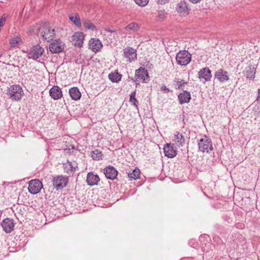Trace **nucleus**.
I'll return each mask as SVG.
<instances>
[{"mask_svg":"<svg viewBox=\"0 0 260 260\" xmlns=\"http://www.w3.org/2000/svg\"><path fill=\"white\" fill-rule=\"evenodd\" d=\"M161 89L162 90L165 91L166 92H168L170 91V89L168 88L166 86L163 85L161 86Z\"/></svg>","mask_w":260,"mask_h":260,"instance_id":"39","label":"nucleus"},{"mask_svg":"<svg viewBox=\"0 0 260 260\" xmlns=\"http://www.w3.org/2000/svg\"><path fill=\"white\" fill-rule=\"evenodd\" d=\"M89 48L93 52H96L100 51L103 47L101 41L96 38H92L89 42Z\"/></svg>","mask_w":260,"mask_h":260,"instance_id":"17","label":"nucleus"},{"mask_svg":"<svg viewBox=\"0 0 260 260\" xmlns=\"http://www.w3.org/2000/svg\"><path fill=\"white\" fill-rule=\"evenodd\" d=\"M42 188V183L38 179L31 180L29 182L28 189L31 194H36L39 193Z\"/></svg>","mask_w":260,"mask_h":260,"instance_id":"8","label":"nucleus"},{"mask_svg":"<svg viewBox=\"0 0 260 260\" xmlns=\"http://www.w3.org/2000/svg\"><path fill=\"white\" fill-rule=\"evenodd\" d=\"M21 41L20 37L18 36H16L13 38L11 39L10 41V44L11 47L16 46L19 42Z\"/></svg>","mask_w":260,"mask_h":260,"instance_id":"33","label":"nucleus"},{"mask_svg":"<svg viewBox=\"0 0 260 260\" xmlns=\"http://www.w3.org/2000/svg\"><path fill=\"white\" fill-rule=\"evenodd\" d=\"M2 226L6 233H11L14 226L13 220L9 218L4 219L2 222Z\"/></svg>","mask_w":260,"mask_h":260,"instance_id":"18","label":"nucleus"},{"mask_svg":"<svg viewBox=\"0 0 260 260\" xmlns=\"http://www.w3.org/2000/svg\"><path fill=\"white\" fill-rule=\"evenodd\" d=\"M163 149L165 155L168 158H173L177 155L176 148H174V145L173 144H166L164 145Z\"/></svg>","mask_w":260,"mask_h":260,"instance_id":"10","label":"nucleus"},{"mask_svg":"<svg viewBox=\"0 0 260 260\" xmlns=\"http://www.w3.org/2000/svg\"><path fill=\"white\" fill-rule=\"evenodd\" d=\"M7 94L11 100L18 101L23 96V91L19 85L13 84L8 88Z\"/></svg>","mask_w":260,"mask_h":260,"instance_id":"2","label":"nucleus"},{"mask_svg":"<svg viewBox=\"0 0 260 260\" xmlns=\"http://www.w3.org/2000/svg\"><path fill=\"white\" fill-rule=\"evenodd\" d=\"M136 96V91H133L130 94V99L129 101L132 103V105H133L135 107H138V102L137 100L135 98Z\"/></svg>","mask_w":260,"mask_h":260,"instance_id":"32","label":"nucleus"},{"mask_svg":"<svg viewBox=\"0 0 260 260\" xmlns=\"http://www.w3.org/2000/svg\"><path fill=\"white\" fill-rule=\"evenodd\" d=\"M198 76L200 80L205 83L211 80V72L208 68H204L199 72Z\"/></svg>","mask_w":260,"mask_h":260,"instance_id":"11","label":"nucleus"},{"mask_svg":"<svg viewBox=\"0 0 260 260\" xmlns=\"http://www.w3.org/2000/svg\"><path fill=\"white\" fill-rule=\"evenodd\" d=\"M82 23L83 24L84 27L86 29L91 30L92 31H95L97 30L96 26L91 22V21L88 19L82 18Z\"/></svg>","mask_w":260,"mask_h":260,"instance_id":"26","label":"nucleus"},{"mask_svg":"<svg viewBox=\"0 0 260 260\" xmlns=\"http://www.w3.org/2000/svg\"><path fill=\"white\" fill-rule=\"evenodd\" d=\"M135 77L137 81L142 80L145 83L149 81V78L147 70L142 67L136 71Z\"/></svg>","mask_w":260,"mask_h":260,"instance_id":"9","label":"nucleus"},{"mask_svg":"<svg viewBox=\"0 0 260 260\" xmlns=\"http://www.w3.org/2000/svg\"><path fill=\"white\" fill-rule=\"evenodd\" d=\"M199 149L202 152L208 153L213 150V146L211 139L206 136L198 141Z\"/></svg>","mask_w":260,"mask_h":260,"instance_id":"3","label":"nucleus"},{"mask_svg":"<svg viewBox=\"0 0 260 260\" xmlns=\"http://www.w3.org/2000/svg\"><path fill=\"white\" fill-rule=\"evenodd\" d=\"M109 79L112 82L118 83L122 78V75L118 73V71H115L114 73H111L108 75Z\"/></svg>","mask_w":260,"mask_h":260,"instance_id":"29","label":"nucleus"},{"mask_svg":"<svg viewBox=\"0 0 260 260\" xmlns=\"http://www.w3.org/2000/svg\"><path fill=\"white\" fill-rule=\"evenodd\" d=\"M257 92H258V96L257 98V101L258 102H260V89L258 90Z\"/></svg>","mask_w":260,"mask_h":260,"instance_id":"41","label":"nucleus"},{"mask_svg":"<svg viewBox=\"0 0 260 260\" xmlns=\"http://www.w3.org/2000/svg\"><path fill=\"white\" fill-rule=\"evenodd\" d=\"M191 59V54L186 50L179 51L176 56V61L180 66L188 64L190 62Z\"/></svg>","mask_w":260,"mask_h":260,"instance_id":"4","label":"nucleus"},{"mask_svg":"<svg viewBox=\"0 0 260 260\" xmlns=\"http://www.w3.org/2000/svg\"><path fill=\"white\" fill-rule=\"evenodd\" d=\"M135 2L139 6L144 7L146 6L149 0H134Z\"/></svg>","mask_w":260,"mask_h":260,"instance_id":"34","label":"nucleus"},{"mask_svg":"<svg viewBox=\"0 0 260 260\" xmlns=\"http://www.w3.org/2000/svg\"><path fill=\"white\" fill-rule=\"evenodd\" d=\"M201 1V0H189V1L190 2H191V3L194 4H197L199 2H200Z\"/></svg>","mask_w":260,"mask_h":260,"instance_id":"40","label":"nucleus"},{"mask_svg":"<svg viewBox=\"0 0 260 260\" xmlns=\"http://www.w3.org/2000/svg\"><path fill=\"white\" fill-rule=\"evenodd\" d=\"M165 17V13L162 11H160L158 12V17L159 19H162Z\"/></svg>","mask_w":260,"mask_h":260,"instance_id":"37","label":"nucleus"},{"mask_svg":"<svg viewBox=\"0 0 260 260\" xmlns=\"http://www.w3.org/2000/svg\"><path fill=\"white\" fill-rule=\"evenodd\" d=\"M126 173L130 180H136L139 178L140 171L139 169L136 168L132 171H129Z\"/></svg>","mask_w":260,"mask_h":260,"instance_id":"28","label":"nucleus"},{"mask_svg":"<svg viewBox=\"0 0 260 260\" xmlns=\"http://www.w3.org/2000/svg\"><path fill=\"white\" fill-rule=\"evenodd\" d=\"M100 179L98 175L94 174L93 172H89L87 174L86 182L88 185L93 186L98 185Z\"/></svg>","mask_w":260,"mask_h":260,"instance_id":"21","label":"nucleus"},{"mask_svg":"<svg viewBox=\"0 0 260 260\" xmlns=\"http://www.w3.org/2000/svg\"><path fill=\"white\" fill-rule=\"evenodd\" d=\"M50 96L54 100L60 99L62 96V91L57 86H54L49 90Z\"/></svg>","mask_w":260,"mask_h":260,"instance_id":"23","label":"nucleus"},{"mask_svg":"<svg viewBox=\"0 0 260 260\" xmlns=\"http://www.w3.org/2000/svg\"><path fill=\"white\" fill-rule=\"evenodd\" d=\"M77 168V164L75 161L72 162L68 160L67 163L63 164L64 172L69 175L73 174Z\"/></svg>","mask_w":260,"mask_h":260,"instance_id":"20","label":"nucleus"},{"mask_svg":"<svg viewBox=\"0 0 260 260\" xmlns=\"http://www.w3.org/2000/svg\"><path fill=\"white\" fill-rule=\"evenodd\" d=\"M65 45L60 39L53 41L49 46L50 51L52 53H59L63 51Z\"/></svg>","mask_w":260,"mask_h":260,"instance_id":"6","label":"nucleus"},{"mask_svg":"<svg viewBox=\"0 0 260 260\" xmlns=\"http://www.w3.org/2000/svg\"><path fill=\"white\" fill-rule=\"evenodd\" d=\"M187 82H185L184 80H182L180 81H177V88L180 89L182 87V86H184L185 84H186Z\"/></svg>","mask_w":260,"mask_h":260,"instance_id":"36","label":"nucleus"},{"mask_svg":"<svg viewBox=\"0 0 260 260\" xmlns=\"http://www.w3.org/2000/svg\"><path fill=\"white\" fill-rule=\"evenodd\" d=\"M256 73V68L254 65L250 64L247 66L244 71V74L246 78L249 80H253Z\"/></svg>","mask_w":260,"mask_h":260,"instance_id":"19","label":"nucleus"},{"mask_svg":"<svg viewBox=\"0 0 260 260\" xmlns=\"http://www.w3.org/2000/svg\"><path fill=\"white\" fill-rule=\"evenodd\" d=\"M69 18L70 20L76 26H81L82 21L80 19L79 15L77 13H70L69 14Z\"/></svg>","mask_w":260,"mask_h":260,"instance_id":"25","label":"nucleus"},{"mask_svg":"<svg viewBox=\"0 0 260 260\" xmlns=\"http://www.w3.org/2000/svg\"><path fill=\"white\" fill-rule=\"evenodd\" d=\"M173 144L180 147L183 146L185 144V138L182 134L177 131L174 134V137L173 139Z\"/></svg>","mask_w":260,"mask_h":260,"instance_id":"16","label":"nucleus"},{"mask_svg":"<svg viewBox=\"0 0 260 260\" xmlns=\"http://www.w3.org/2000/svg\"><path fill=\"white\" fill-rule=\"evenodd\" d=\"M52 182L54 187L58 190L67 186L68 178L62 176H57L53 177Z\"/></svg>","mask_w":260,"mask_h":260,"instance_id":"7","label":"nucleus"},{"mask_svg":"<svg viewBox=\"0 0 260 260\" xmlns=\"http://www.w3.org/2000/svg\"><path fill=\"white\" fill-rule=\"evenodd\" d=\"M30 31L31 33L42 37L48 42L53 40L55 36L54 29H52L47 22L44 24H37L32 26Z\"/></svg>","mask_w":260,"mask_h":260,"instance_id":"1","label":"nucleus"},{"mask_svg":"<svg viewBox=\"0 0 260 260\" xmlns=\"http://www.w3.org/2000/svg\"><path fill=\"white\" fill-rule=\"evenodd\" d=\"M124 55L129 62L135 60L137 58L136 50L132 47L125 48L124 49Z\"/></svg>","mask_w":260,"mask_h":260,"instance_id":"22","label":"nucleus"},{"mask_svg":"<svg viewBox=\"0 0 260 260\" xmlns=\"http://www.w3.org/2000/svg\"><path fill=\"white\" fill-rule=\"evenodd\" d=\"M84 39V35L82 32H76L72 36V42L76 46L81 47Z\"/></svg>","mask_w":260,"mask_h":260,"instance_id":"14","label":"nucleus"},{"mask_svg":"<svg viewBox=\"0 0 260 260\" xmlns=\"http://www.w3.org/2000/svg\"><path fill=\"white\" fill-rule=\"evenodd\" d=\"M69 93L71 98L77 101L79 100L81 96V93L77 87H72L69 90Z\"/></svg>","mask_w":260,"mask_h":260,"instance_id":"27","label":"nucleus"},{"mask_svg":"<svg viewBox=\"0 0 260 260\" xmlns=\"http://www.w3.org/2000/svg\"><path fill=\"white\" fill-rule=\"evenodd\" d=\"M178 97L180 104L188 103L191 100L190 93L186 90H184L183 92L180 93Z\"/></svg>","mask_w":260,"mask_h":260,"instance_id":"24","label":"nucleus"},{"mask_svg":"<svg viewBox=\"0 0 260 260\" xmlns=\"http://www.w3.org/2000/svg\"><path fill=\"white\" fill-rule=\"evenodd\" d=\"M7 17V15L6 14H4L1 18H0V26H3L4 25L6 18Z\"/></svg>","mask_w":260,"mask_h":260,"instance_id":"35","label":"nucleus"},{"mask_svg":"<svg viewBox=\"0 0 260 260\" xmlns=\"http://www.w3.org/2000/svg\"><path fill=\"white\" fill-rule=\"evenodd\" d=\"M44 53V49L40 45H36L32 47L28 52H27V57L28 59H32L35 60H38L40 58Z\"/></svg>","mask_w":260,"mask_h":260,"instance_id":"5","label":"nucleus"},{"mask_svg":"<svg viewBox=\"0 0 260 260\" xmlns=\"http://www.w3.org/2000/svg\"><path fill=\"white\" fill-rule=\"evenodd\" d=\"M139 25L135 22H131L125 27L126 30H131L133 31H137L139 29Z\"/></svg>","mask_w":260,"mask_h":260,"instance_id":"31","label":"nucleus"},{"mask_svg":"<svg viewBox=\"0 0 260 260\" xmlns=\"http://www.w3.org/2000/svg\"><path fill=\"white\" fill-rule=\"evenodd\" d=\"M104 173L108 179L114 180L117 176L118 172L115 168L110 166L104 169Z\"/></svg>","mask_w":260,"mask_h":260,"instance_id":"15","label":"nucleus"},{"mask_svg":"<svg viewBox=\"0 0 260 260\" xmlns=\"http://www.w3.org/2000/svg\"><path fill=\"white\" fill-rule=\"evenodd\" d=\"M215 79L220 82H224L229 80L228 72L222 69L217 70L215 73Z\"/></svg>","mask_w":260,"mask_h":260,"instance_id":"12","label":"nucleus"},{"mask_svg":"<svg viewBox=\"0 0 260 260\" xmlns=\"http://www.w3.org/2000/svg\"><path fill=\"white\" fill-rule=\"evenodd\" d=\"M102 151L99 150L95 149L91 152V156L93 160H100L102 159Z\"/></svg>","mask_w":260,"mask_h":260,"instance_id":"30","label":"nucleus"},{"mask_svg":"<svg viewBox=\"0 0 260 260\" xmlns=\"http://www.w3.org/2000/svg\"><path fill=\"white\" fill-rule=\"evenodd\" d=\"M176 10L178 13L185 16L188 14L190 9L188 7L187 3L184 1H182L177 4Z\"/></svg>","mask_w":260,"mask_h":260,"instance_id":"13","label":"nucleus"},{"mask_svg":"<svg viewBox=\"0 0 260 260\" xmlns=\"http://www.w3.org/2000/svg\"><path fill=\"white\" fill-rule=\"evenodd\" d=\"M169 1V0H157V3L158 4H165L166 3H167Z\"/></svg>","mask_w":260,"mask_h":260,"instance_id":"38","label":"nucleus"}]
</instances>
